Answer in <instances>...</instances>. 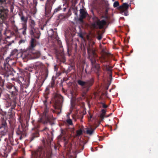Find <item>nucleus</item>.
<instances>
[{
  "mask_svg": "<svg viewBox=\"0 0 158 158\" xmlns=\"http://www.w3.org/2000/svg\"><path fill=\"white\" fill-rule=\"evenodd\" d=\"M22 2L24 4H27L28 5H30L32 4V0H22Z\"/></svg>",
  "mask_w": 158,
  "mask_h": 158,
  "instance_id": "31",
  "label": "nucleus"
},
{
  "mask_svg": "<svg viewBox=\"0 0 158 158\" xmlns=\"http://www.w3.org/2000/svg\"><path fill=\"white\" fill-rule=\"evenodd\" d=\"M103 66L102 69L103 70H106L107 71L109 76L112 77V68L108 65H103Z\"/></svg>",
  "mask_w": 158,
  "mask_h": 158,
  "instance_id": "23",
  "label": "nucleus"
},
{
  "mask_svg": "<svg viewBox=\"0 0 158 158\" xmlns=\"http://www.w3.org/2000/svg\"><path fill=\"white\" fill-rule=\"evenodd\" d=\"M73 66H70L68 67V69L66 70L67 71V74L69 73L73 69Z\"/></svg>",
  "mask_w": 158,
  "mask_h": 158,
  "instance_id": "40",
  "label": "nucleus"
},
{
  "mask_svg": "<svg viewBox=\"0 0 158 158\" xmlns=\"http://www.w3.org/2000/svg\"><path fill=\"white\" fill-rule=\"evenodd\" d=\"M93 23L92 24V26L94 28L99 29H103L105 25L106 24V20L102 19L100 20L98 17L94 16L93 17Z\"/></svg>",
  "mask_w": 158,
  "mask_h": 158,
  "instance_id": "11",
  "label": "nucleus"
},
{
  "mask_svg": "<svg viewBox=\"0 0 158 158\" xmlns=\"http://www.w3.org/2000/svg\"><path fill=\"white\" fill-rule=\"evenodd\" d=\"M40 1L43 2L44 1V0H40Z\"/></svg>",
  "mask_w": 158,
  "mask_h": 158,
  "instance_id": "59",
  "label": "nucleus"
},
{
  "mask_svg": "<svg viewBox=\"0 0 158 158\" xmlns=\"http://www.w3.org/2000/svg\"><path fill=\"white\" fill-rule=\"evenodd\" d=\"M78 84L79 85L83 90L84 94H86L90 89L94 82V78H92L85 81L80 79L77 81Z\"/></svg>",
  "mask_w": 158,
  "mask_h": 158,
  "instance_id": "7",
  "label": "nucleus"
},
{
  "mask_svg": "<svg viewBox=\"0 0 158 158\" xmlns=\"http://www.w3.org/2000/svg\"><path fill=\"white\" fill-rule=\"evenodd\" d=\"M62 72L63 73H66V74H67V71L64 69H62Z\"/></svg>",
  "mask_w": 158,
  "mask_h": 158,
  "instance_id": "52",
  "label": "nucleus"
},
{
  "mask_svg": "<svg viewBox=\"0 0 158 158\" xmlns=\"http://www.w3.org/2000/svg\"><path fill=\"white\" fill-rule=\"evenodd\" d=\"M54 68H55V70H56V66H54Z\"/></svg>",
  "mask_w": 158,
  "mask_h": 158,
  "instance_id": "57",
  "label": "nucleus"
},
{
  "mask_svg": "<svg viewBox=\"0 0 158 158\" xmlns=\"http://www.w3.org/2000/svg\"><path fill=\"white\" fill-rule=\"evenodd\" d=\"M94 42H92V45H94Z\"/></svg>",
  "mask_w": 158,
  "mask_h": 158,
  "instance_id": "58",
  "label": "nucleus"
},
{
  "mask_svg": "<svg viewBox=\"0 0 158 158\" xmlns=\"http://www.w3.org/2000/svg\"><path fill=\"white\" fill-rule=\"evenodd\" d=\"M119 5V3L118 2H114L113 6L114 7H116Z\"/></svg>",
  "mask_w": 158,
  "mask_h": 158,
  "instance_id": "44",
  "label": "nucleus"
},
{
  "mask_svg": "<svg viewBox=\"0 0 158 158\" xmlns=\"http://www.w3.org/2000/svg\"><path fill=\"white\" fill-rule=\"evenodd\" d=\"M40 55V53L38 51L32 50V59H36L39 58Z\"/></svg>",
  "mask_w": 158,
  "mask_h": 158,
  "instance_id": "25",
  "label": "nucleus"
},
{
  "mask_svg": "<svg viewBox=\"0 0 158 158\" xmlns=\"http://www.w3.org/2000/svg\"><path fill=\"white\" fill-rule=\"evenodd\" d=\"M15 23V21L14 20H13L12 21L11 23H12V24H13V25H15V24H14Z\"/></svg>",
  "mask_w": 158,
  "mask_h": 158,
  "instance_id": "54",
  "label": "nucleus"
},
{
  "mask_svg": "<svg viewBox=\"0 0 158 158\" xmlns=\"http://www.w3.org/2000/svg\"><path fill=\"white\" fill-rule=\"evenodd\" d=\"M80 11V16L79 20L80 21H81L83 20V19L86 18L87 15H88V14L85 10L83 9H81Z\"/></svg>",
  "mask_w": 158,
  "mask_h": 158,
  "instance_id": "21",
  "label": "nucleus"
},
{
  "mask_svg": "<svg viewBox=\"0 0 158 158\" xmlns=\"http://www.w3.org/2000/svg\"><path fill=\"white\" fill-rule=\"evenodd\" d=\"M58 42H59V43H61V42H60V41H59Z\"/></svg>",
  "mask_w": 158,
  "mask_h": 158,
  "instance_id": "62",
  "label": "nucleus"
},
{
  "mask_svg": "<svg viewBox=\"0 0 158 158\" xmlns=\"http://www.w3.org/2000/svg\"><path fill=\"white\" fill-rule=\"evenodd\" d=\"M97 38L98 40H100L102 38V36L101 35H99Z\"/></svg>",
  "mask_w": 158,
  "mask_h": 158,
  "instance_id": "48",
  "label": "nucleus"
},
{
  "mask_svg": "<svg viewBox=\"0 0 158 158\" xmlns=\"http://www.w3.org/2000/svg\"><path fill=\"white\" fill-rule=\"evenodd\" d=\"M14 42V40H12L11 41V42H8V45H11L12 43H13Z\"/></svg>",
  "mask_w": 158,
  "mask_h": 158,
  "instance_id": "53",
  "label": "nucleus"
},
{
  "mask_svg": "<svg viewBox=\"0 0 158 158\" xmlns=\"http://www.w3.org/2000/svg\"><path fill=\"white\" fill-rule=\"evenodd\" d=\"M52 150L49 148L45 151L44 148L40 147L31 153V158H51Z\"/></svg>",
  "mask_w": 158,
  "mask_h": 158,
  "instance_id": "3",
  "label": "nucleus"
},
{
  "mask_svg": "<svg viewBox=\"0 0 158 158\" xmlns=\"http://www.w3.org/2000/svg\"><path fill=\"white\" fill-rule=\"evenodd\" d=\"M30 116L28 118L26 119V126L25 124L21 123L20 125H19L16 130V132L17 135L19 136V139L21 140L22 138L26 136V131L28 130V121Z\"/></svg>",
  "mask_w": 158,
  "mask_h": 158,
  "instance_id": "9",
  "label": "nucleus"
},
{
  "mask_svg": "<svg viewBox=\"0 0 158 158\" xmlns=\"http://www.w3.org/2000/svg\"><path fill=\"white\" fill-rule=\"evenodd\" d=\"M11 89H13L14 91L11 92V96L9 98L10 101H7L6 104V107L8 108L11 106L10 110L15 109L16 104V99L17 98L16 95L18 94V89L16 86L12 85L11 86Z\"/></svg>",
  "mask_w": 158,
  "mask_h": 158,
  "instance_id": "5",
  "label": "nucleus"
},
{
  "mask_svg": "<svg viewBox=\"0 0 158 158\" xmlns=\"http://www.w3.org/2000/svg\"><path fill=\"white\" fill-rule=\"evenodd\" d=\"M6 32H4V35H5L6 34Z\"/></svg>",
  "mask_w": 158,
  "mask_h": 158,
  "instance_id": "61",
  "label": "nucleus"
},
{
  "mask_svg": "<svg viewBox=\"0 0 158 158\" xmlns=\"http://www.w3.org/2000/svg\"><path fill=\"white\" fill-rule=\"evenodd\" d=\"M31 36V38L30 42V45L28 48L30 49L34 50V48L36 45L37 41L35 38H37L34 37H32V36Z\"/></svg>",
  "mask_w": 158,
  "mask_h": 158,
  "instance_id": "18",
  "label": "nucleus"
},
{
  "mask_svg": "<svg viewBox=\"0 0 158 158\" xmlns=\"http://www.w3.org/2000/svg\"><path fill=\"white\" fill-rule=\"evenodd\" d=\"M57 59L62 63H64L65 62V57L64 55L61 54L60 56H58Z\"/></svg>",
  "mask_w": 158,
  "mask_h": 158,
  "instance_id": "27",
  "label": "nucleus"
},
{
  "mask_svg": "<svg viewBox=\"0 0 158 158\" xmlns=\"http://www.w3.org/2000/svg\"><path fill=\"white\" fill-rule=\"evenodd\" d=\"M2 29V28H1V29H0V31H1Z\"/></svg>",
  "mask_w": 158,
  "mask_h": 158,
  "instance_id": "63",
  "label": "nucleus"
},
{
  "mask_svg": "<svg viewBox=\"0 0 158 158\" xmlns=\"http://www.w3.org/2000/svg\"><path fill=\"white\" fill-rule=\"evenodd\" d=\"M66 122L69 125L72 126L73 125L72 119L69 118L66 120Z\"/></svg>",
  "mask_w": 158,
  "mask_h": 158,
  "instance_id": "34",
  "label": "nucleus"
},
{
  "mask_svg": "<svg viewBox=\"0 0 158 158\" xmlns=\"http://www.w3.org/2000/svg\"><path fill=\"white\" fill-rule=\"evenodd\" d=\"M5 80L0 76V86L2 87L4 85ZM0 129H2L1 131L2 134L4 135L8 131V127L6 120L3 119L2 120L1 125L0 126Z\"/></svg>",
  "mask_w": 158,
  "mask_h": 158,
  "instance_id": "13",
  "label": "nucleus"
},
{
  "mask_svg": "<svg viewBox=\"0 0 158 158\" xmlns=\"http://www.w3.org/2000/svg\"><path fill=\"white\" fill-rule=\"evenodd\" d=\"M133 0H131V2H133Z\"/></svg>",
  "mask_w": 158,
  "mask_h": 158,
  "instance_id": "60",
  "label": "nucleus"
},
{
  "mask_svg": "<svg viewBox=\"0 0 158 158\" xmlns=\"http://www.w3.org/2000/svg\"><path fill=\"white\" fill-rule=\"evenodd\" d=\"M13 131L12 132H11L10 134L9 135V139L10 141H12L13 139Z\"/></svg>",
  "mask_w": 158,
  "mask_h": 158,
  "instance_id": "35",
  "label": "nucleus"
},
{
  "mask_svg": "<svg viewBox=\"0 0 158 158\" xmlns=\"http://www.w3.org/2000/svg\"><path fill=\"white\" fill-rule=\"evenodd\" d=\"M45 100L44 101V111L43 113L44 115L45 118V121L44 122L45 124H47L48 123L51 125L54 124V118L53 116L51 114L49 115L48 112L49 110V108L48 107V103L47 99L48 97L47 96H45Z\"/></svg>",
  "mask_w": 158,
  "mask_h": 158,
  "instance_id": "8",
  "label": "nucleus"
},
{
  "mask_svg": "<svg viewBox=\"0 0 158 158\" xmlns=\"http://www.w3.org/2000/svg\"><path fill=\"white\" fill-rule=\"evenodd\" d=\"M40 131H42V132L44 131H45L47 133H48V132L49 131V129L47 127H45L42 130H41Z\"/></svg>",
  "mask_w": 158,
  "mask_h": 158,
  "instance_id": "41",
  "label": "nucleus"
},
{
  "mask_svg": "<svg viewBox=\"0 0 158 158\" xmlns=\"http://www.w3.org/2000/svg\"><path fill=\"white\" fill-rule=\"evenodd\" d=\"M101 104H102V106L103 108H107L108 107V106L106 105L105 103H101Z\"/></svg>",
  "mask_w": 158,
  "mask_h": 158,
  "instance_id": "45",
  "label": "nucleus"
},
{
  "mask_svg": "<svg viewBox=\"0 0 158 158\" xmlns=\"http://www.w3.org/2000/svg\"><path fill=\"white\" fill-rule=\"evenodd\" d=\"M27 30V25H22V28L20 30H22V33L23 35H26V31Z\"/></svg>",
  "mask_w": 158,
  "mask_h": 158,
  "instance_id": "28",
  "label": "nucleus"
},
{
  "mask_svg": "<svg viewBox=\"0 0 158 158\" xmlns=\"http://www.w3.org/2000/svg\"><path fill=\"white\" fill-rule=\"evenodd\" d=\"M11 144L12 145H16L18 144V142L16 139H15V141H14V139H13L12 141H10Z\"/></svg>",
  "mask_w": 158,
  "mask_h": 158,
  "instance_id": "39",
  "label": "nucleus"
},
{
  "mask_svg": "<svg viewBox=\"0 0 158 158\" xmlns=\"http://www.w3.org/2000/svg\"><path fill=\"white\" fill-rule=\"evenodd\" d=\"M13 60L12 59L8 57L4 61L3 67L6 76H8L9 75L12 74V69L11 68V65H14L15 64V62H13Z\"/></svg>",
  "mask_w": 158,
  "mask_h": 158,
  "instance_id": "10",
  "label": "nucleus"
},
{
  "mask_svg": "<svg viewBox=\"0 0 158 158\" xmlns=\"http://www.w3.org/2000/svg\"><path fill=\"white\" fill-rule=\"evenodd\" d=\"M78 35L80 37L82 38H83V36L82 33L81 32L78 33Z\"/></svg>",
  "mask_w": 158,
  "mask_h": 158,
  "instance_id": "47",
  "label": "nucleus"
},
{
  "mask_svg": "<svg viewBox=\"0 0 158 158\" xmlns=\"http://www.w3.org/2000/svg\"><path fill=\"white\" fill-rule=\"evenodd\" d=\"M35 25L34 21L31 20L30 23V30L29 32L30 35L32 37H34L37 39H39L40 38L41 33L38 29L35 28Z\"/></svg>",
  "mask_w": 158,
  "mask_h": 158,
  "instance_id": "12",
  "label": "nucleus"
},
{
  "mask_svg": "<svg viewBox=\"0 0 158 158\" xmlns=\"http://www.w3.org/2000/svg\"><path fill=\"white\" fill-rule=\"evenodd\" d=\"M83 131L81 129H80L76 131V135L77 136H79L82 134Z\"/></svg>",
  "mask_w": 158,
  "mask_h": 158,
  "instance_id": "33",
  "label": "nucleus"
},
{
  "mask_svg": "<svg viewBox=\"0 0 158 158\" xmlns=\"http://www.w3.org/2000/svg\"><path fill=\"white\" fill-rule=\"evenodd\" d=\"M24 40H20L19 41V44H21L22 43H24Z\"/></svg>",
  "mask_w": 158,
  "mask_h": 158,
  "instance_id": "51",
  "label": "nucleus"
},
{
  "mask_svg": "<svg viewBox=\"0 0 158 158\" xmlns=\"http://www.w3.org/2000/svg\"><path fill=\"white\" fill-rule=\"evenodd\" d=\"M20 78L21 80H23V77H20Z\"/></svg>",
  "mask_w": 158,
  "mask_h": 158,
  "instance_id": "56",
  "label": "nucleus"
},
{
  "mask_svg": "<svg viewBox=\"0 0 158 158\" xmlns=\"http://www.w3.org/2000/svg\"><path fill=\"white\" fill-rule=\"evenodd\" d=\"M65 18V16H63V15H59V18L60 19H61L62 18Z\"/></svg>",
  "mask_w": 158,
  "mask_h": 158,
  "instance_id": "50",
  "label": "nucleus"
},
{
  "mask_svg": "<svg viewBox=\"0 0 158 158\" xmlns=\"http://www.w3.org/2000/svg\"><path fill=\"white\" fill-rule=\"evenodd\" d=\"M17 82L20 85L22 84V83L19 80V79H18L17 81Z\"/></svg>",
  "mask_w": 158,
  "mask_h": 158,
  "instance_id": "49",
  "label": "nucleus"
},
{
  "mask_svg": "<svg viewBox=\"0 0 158 158\" xmlns=\"http://www.w3.org/2000/svg\"><path fill=\"white\" fill-rule=\"evenodd\" d=\"M53 102L54 104V107L55 110L51 109V110L53 113L59 114L61 112V108L63 102V98L61 95H56L54 97Z\"/></svg>",
  "mask_w": 158,
  "mask_h": 158,
  "instance_id": "6",
  "label": "nucleus"
},
{
  "mask_svg": "<svg viewBox=\"0 0 158 158\" xmlns=\"http://www.w3.org/2000/svg\"><path fill=\"white\" fill-rule=\"evenodd\" d=\"M112 114L111 113L109 115H108L107 116H106V117H108L109 116H110V115H111Z\"/></svg>",
  "mask_w": 158,
  "mask_h": 158,
  "instance_id": "55",
  "label": "nucleus"
},
{
  "mask_svg": "<svg viewBox=\"0 0 158 158\" xmlns=\"http://www.w3.org/2000/svg\"><path fill=\"white\" fill-rule=\"evenodd\" d=\"M13 29L14 31L13 32H10V36H7V38H9L10 37H11L13 35H18L19 33L18 31V29L17 27L15 25H13L12 26Z\"/></svg>",
  "mask_w": 158,
  "mask_h": 158,
  "instance_id": "22",
  "label": "nucleus"
},
{
  "mask_svg": "<svg viewBox=\"0 0 158 158\" xmlns=\"http://www.w3.org/2000/svg\"><path fill=\"white\" fill-rule=\"evenodd\" d=\"M61 10V6H58L57 8L55 9L54 11L53 14H54L57 12H58L60 10Z\"/></svg>",
  "mask_w": 158,
  "mask_h": 158,
  "instance_id": "36",
  "label": "nucleus"
},
{
  "mask_svg": "<svg viewBox=\"0 0 158 158\" xmlns=\"http://www.w3.org/2000/svg\"><path fill=\"white\" fill-rule=\"evenodd\" d=\"M129 5L126 3H124L122 6H120L119 9L121 13L125 16L128 15V9Z\"/></svg>",
  "mask_w": 158,
  "mask_h": 158,
  "instance_id": "17",
  "label": "nucleus"
},
{
  "mask_svg": "<svg viewBox=\"0 0 158 158\" xmlns=\"http://www.w3.org/2000/svg\"><path fill=\"white\" fill-rule=\"evenodd\" d=\"M18 53V51L16 49H14L11 52L10 54V56H13L15 57L17 56Z\"/></svg>",
  "mask_w": 158,
  "mask_h": 158,
  "instance_id": "29",
  "label": "nucleus"
},
{
  "mask_svg": "<svg viewBox=\"0 0 158 158\" xmlns=\"http://www.w3.org/2000/svg\"><path fill=\"white\" fill-rule=\"evenodd\" d=\"M46 25L45 24H44L43 25L41 26L40 29L42 30H44V27L46 26Z\"/></svg>",
  "mask_w": 158,
  "mask_h": 158,
  "instance_id": "46",
  "label": "nucleus"
},
{
  "mask_svg": "<svg viewBox=\"0 0 158 158\" xmlns=\"http://www.w3.org/2000/svg\"><path fill=\"white\" fill-rule=\"evenodd\" d=\"M32 49H30L28 48L26 50L20 53L21 56L23 59H32Z\"/></svg>",
  "mask_w": 158,
  "mask_h": 158,
  "instance_id": "16",
  "label": "nucleus"
},
{
  "mask_svg": "<svg viewBox=\"0 0 158 158\" xmlns=\"http://www.w3.org/2000/svg\"><path fill=\"white\" fill-rule=\"evenodd\" d=\"M9 0H0V3L2 5H3L4 6H10V9L12 8V6L11 4H10L9 3H8Z\"/></svg>",
  "mask_w": 158,
  "mask_h": 158,
  "instance_id": "26",
  "label": "nucleus"
},
{
  "mask_svg": "<svg viewBox=\"0 0 158 158\" xmlns=\"http://www.w3.org/2000/svg\"><path fill=\"white\" fill-rule=\"evenodd\" d=\"M56 0H47L45 5V12L46 15L50 14L53 5Z\"/></svg>",
  "mask_w": 158,
  "mask_h": 158,
  "instance_id": "15",
  "label": "nucleus"
},
{
  "mask_svg": "<svg viewBox=\"0 0 158 158\" xmlns=\"http://www.w3.org/2000/svg\"><path fill=\"white\" fill-rule=\"evenodd\" d=\"M99 60L100 63L102 64V68L103 69V65H108L107 64H106L105 63L107 62V60L106 59V56L104 55H102L101 56L99 57Z\"/></svg>",
  "mask_w": 158,
  "mask_h": 158,
  "instance_id": "24",
  "label": "nucleus"
},
{
  "mask_svg": "<svg viewBox=\"0 0 158 158\" xmlns=\"http://www.w3.org/2000/svg\"><path fill=\"white\" fill-rule=\"evenodd\" d=\"M80 146H81V149L82 150H83L84 148V146H82L81 144H78V143H77V144H75V149H76V151L78 149H79V150H80V149H79Z\"/></svg>",
  "mask_w": 158,
  "mask_h": 158,
  "instance_id": "32",
  "label": "nucleus"
},
{
  "mask_svg": "<svg viewBox=\"0 0 158 158\" xmlns=\"http://www.w3.org/2000/svg\"><path fill=\"white\" fill-rule=\"evenodd\" d=\"M2 29V28H1V29H0V31H1Z\"/></svg>",
  "mask_w": 158,
  "mask_h": 158,
  "instance_id": "64",
  "label": "nucleus"
},
{
  "mask_svg": "<svg viewBox=\"0 0 158 158\" xmlns=\"http://www.w3.org/2000/svg\"><path fill=\"white\" fill-rule=\"evenodd\" d=\"M63 139L64 140V145H65V146H66L69 143L68 139L67 138H66L65 136L63 137Z\"/></svg>",
  "mask_w": 158,
  "mask_h": 158,
  "instance_id": "37",
  "label": "nucleus"
},
{
  "mask_svg": "<svg viewBox=\"0 0 158 158\" xmlns=\"http://www.w3.org/2000/svg\"><path fill=\"white\" fill-rule=\"evenodd\" d=\"M45 121V118L44 121L42 118H40V120L37 121H35L34 120H32L31 123L34 127L32 129V131L30 135V142L39 136V132L40 131L39 128L40 127V123L43 122L44 124V122ZM44 124H45L44 123Z\"/></svg>",
  "mask_w": 158,
  "mask_h": 158,
  "instance_id": "4",
  "label": "nucleus"
},
{
  "mask_svg": "<svg viewBox=\"0 0 158 158\" xmlns=\"http://www.w3.org/2000/svg\"><path fill=\"white\" fill-rule=\"evenodd\" d=\"M106 113V110L104 109H102V113L100 114V118L102 120L105 117V115Z\"/></svg>",
  "mask_w": 158,
  "mask_h": 158,
  "instance_id": "30",
  "label": "nucleus"
},
{
  "mask_svg": "<svg viewBox=\"0 0 158 158\" xmlns=\"http://www.w3.org/2000/svg\"><path fill=\"white\" fill-rule=\"evenodd\" d=\"M87 51L89 53H91V55L89 57V59L91 62V70L96 74L97 78L99 79L102 71L100 64L96 62V58L98 56L95 52V50L93 48L91 47L90 45L89 44V47L87 48Z\"/></svg>",
  "mask_w": 158,
  "mask_h": 158,
  "instance_id": "1",
  "label": "nucleus"
},
{
  "mask_svg": "<svg viewBox=\"0 0 158 158\" xmlns=\"http://www.w3.org/2000/svg\"><path fill=\"white\" fill-rule=\"evenodd\" d=\"M37 0H32V4L35 6H36L37 4Z\"/></svg>",
  "mask_w": 158,
  "mask_h": 158,
  "instance_id": "42",
  "label": "nucleus"
},
{
  "mask_svg": "<svg viewBox=\"0 0 158 158\" xmlns=\"http://www.w3.org/2000/svg\"><path fill=\"white\" fill-rule=\"evenodd\" d=\"M94 132V130L93 129H91L89 130L88 129L86 131V133L87 134L91 135H92Z\"/></svg>",
  "mask_w": 158,
  "mask_h": 158,
  "instance_id": "38",
  "label": "nucleus"
},
{
  "mask_svg": "<svg viewBox=\"0 0 158 158\" xmlns=\"http://www.w3.org/2000/svg\"><path fill=\"white\" fill-rule=\"evenodd\" d=\"M55 83L54 81H52L51 82V84L49 85L50 87L52 88H53L55 85Z\"/></svg>",
  "mask_w": 158,
  "mask_h": 158,
  "instance_id": "43",
  "label": "nucleus"
},
{
  "mask_svg": "<svg viewBox=\"0 0 158 158\" xmlns=\"http://www.w3.org/2000/svg\"><path fill=\"white\" fill-rule=\"evenodd\" d=\"M8 11L7 9L3 8L2 9H0V27L2 26L3 23L6 25L7 23L6 20L7 18Z\"/></svg>",
  "mask_w": 158,
  "mask_h": 158,
  "instance_id": "14",
  "label": "nucleus"
},
{
  "mask_svg": "<svg viewBox=\"0 0 158 158\" xmlns=\"http://www.w3.org/2000/svg\"><path fill=\"white\" fill-rule=\"evenodd\" d=\"M33 67L36 70L35 73L41 72V79L40 81V82L37 84L38 86L40 88L42 86L44 81L48 77V71L47 68L43 69V64L40 62H36L34 65Z\"/></svg>",
  "mask_w": 158,
  "mask_h": 158,
  "instance_id": "2",
  "label": "nucleus"
},
{
  "mask_svg": "<svg viewBox=\"0 0 158 158\" xmlns=\"http://www.w3.org/2000/svg\"><path fill=\"white\" fill-rule=\"evenodd\" d=\"M48 36L50 37L52 39L57 40L58 35H57V33L54 31L52 29H51L50 30L48 31Z\"/></svg>",
  "mask_w": 158,
  "mask_h": 158,
  "instance_id": "20",
  "label": "nucleus"
},
{
  "mask_svg": "<svg viewBox=\"0 0 158 158\" xmlns=\"http://www.w3.org/2000/svg\"><path fill=\"white\" fill-rule=\"evenodd\" d=\"M19 15L20 17L22 25H27V17L25 16L22 13L19 14Z\"/></svg>",
  "mask_w": 158,
  "mask_h": 158,
  "instance_id": "19",
  "label": "nucleus"
}]
</instances>
